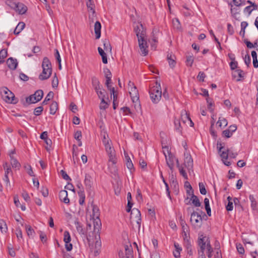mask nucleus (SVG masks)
Here are the masks:
<instances>
[{"label":"nucleus","instance_id":"obj_55","mask_svg":"<svg viewBox=\"0 0 258 258\" xmlns=\"http://www.w3.org/2000/svg\"><path fill=\"white\" fill-rule=\"evenodd\" d=\"M8 55L7 50L3 49L0 51V59H4Z\"/></svg>","mask_w":258,"mask_h":258},{"label":"nucleus","instance_id":"obj_28","mask_svg":"<svg viewBox=\"0 0 258 258\" xmlns=\"http://www.w3.org/2000/svg\"><path fill=\"white\" fill-rule=\"evenodd\" d=\"M232 77L235 78L237 81H239L241 78H243V72L241 70H236L232 73Z\"/></svg>","mask_w":258,"mask_h":258},{"label":"nucleus","instance_id":"obj_32","mask_svg":"<svg viewBox=\"0 0 258 258\" xmlns=\"http://www.w3.org/2000/svg\"><path fill=\"white\" fill-rule=\"evenodd\" d=\"M125 256L122 258H133V251L131 246H125Z\"/></svg>","mask_w":258,"mask_h":258},{"label":"nucleus","instance_id":"obj_23","mask_svg":"<svg viewBox=\"0 0 258 258\" xmlns=\"http://www.w3.org/2000/svg\"><path fill=\"white\" fill-rule=\"evenodd\" d=\"M167 59L170 67L171 68H174L176 63V56L172 53H168L167 56Z\"/></svg>","mask_w":258,"mask_h":258},{"label":"nucleus","instance_id":"obj_44","mask_svg":"<svg viewBox=\"0 0 258 258\" xmlns=\"http://www.w3.org/2000/svg\"><path fill=\"white\" fill-rule=\"evenodd\" d=\"M107 73H108L109 74V76H106V80L105 84H106L107 88L109 89L110 87H111V85H110V84L111 82V73L108 69H107Z\"/></svg>","mask_w":258,"mask_h":258},{"label":"nucleus","instance_id":"obj_43","mask_svg":"<svg viewBox=\"0 0 258 258\" xmlns=\"http://www.w3.org/2000/svg\"><path fill=\"white\" fill-rule=\"evenodd\" d=\"M125 158H126V165L127 168L128 169H130L131 170V171H132V170H134V165H133L130 158L128 156H126Z\"/></svg>","mask_w":258,"mask_h":258},{"label":"nucleus","instance_id":"obj_14","mask_svg":"<svg viewBox=\"0 0 258 258\" xmlns=\"http://www.w3.org/2000/svg\"><path fill=\"white\" fill-rule=\"evenodd\" d=\"M189 190H187V193L191 195L190 201L192 204L196 207H199L201 205V203L200 202L197 196L194 195V191L192 189V187L190 185H189Z\"/></svg>","mask_w":258,"mask_h":258},{"label":"nucleus","instance_id":"obj_9","mask_svg":"<svg viewBox=\"0 0 258 258\" xmlns=\"http://www.w3.org/2000/svg\"><path fill=\"white\" fill-rule=\"evenodd\" d=\"M208 243H210L209 238L203 235L200 236L198 240V244L200 247V249L198 250L199 254H205L204 250L207 248Z\"/></svg>","mask_w":258,"mask_h":258},{"label":"nucleus","instance_id":"obj_52","mask_svg":"<svg viewBox=\"0 0 258 258\" xmlns=\"http://www.w3.org/2000/svg\"><path fill=\"white\" fill-rule=\"evenodd\" d=\"M200 191L202 195H205L207 193L206 189L205 188V186L203 183L200 182L199 184Z\"/></svg>","mask_w":258,"mask_h":258},{"label":"nucleus","instance_id":"obj_20","mask_svg":"<svg viewBox=\"0 0 258 258\" xmlns=\"http://www.w3.org/2000/svg\"><path fill=\"white\" fill-rule=\"evenodd\" d=\"M75 224L76 227V229L78 233L83 235L87 238V236H88V235H87V231L83 228L82 225L78 221L76 220L75 221Z\"/></svg>","mask_w":258,"mask_h":258},{"label":"nucleus","instance_id":"obj_15","mask_svg":"<svg viewBox=\"0 0 258 258\" xmlns=\"http://www.w3.org/2000/svg\"><path fill=\"white\" fill-rule=\"evenodd\" d=\"M164 155L166 158V164L170 169L172 171L174 166L175 157L171 154H169L168 155H167L166 154L164 153Z\"/></svg>","mask_w":258,"mask_h":258},{"label":"nucleus","instance_id":"obj_33","mask_svg":"<svg viewBox=\"0 0 258 258\" xmlns=\"http://www.w3.org/2000/svg\"><path fill=\"white\" fill-rule=\"evenodd\" d=\"M249 199L251 202V208L252 210L253 211H257V202L254 196L252 195H250L249 196Z\"/></svg>","mask_w":258,"mask_h":258},{"label":"nucleus","instance_id":"obj_38","mask_svg":"<svg viewBox=\"0 0 258 258\" xmlns=\"http://www.w3.org/2000/svg\"><path fill=\"white\" fill-rule=\"evenodd\" d=\"M181 118L183 123H186L190 119L189 114L185 110L181 112Z\"/></svg>","mask_w":258,"mask_h":258},{"label":"nucleus","instance_id":"obj_21","mask_svg":"<svg viewBox=\"0 0 258 258\" xmlns=\"http://www.w3.org/2000/svg\"><path fill=\"white\" fill-rule=\"evenodd\" d=\"M7 64L10 69L15 70L18 66V62L16 59L10 57L7 59Z\"/></svg>","mask_w":258,"mask_h":258},{"label":"nucleus","instance_id":"obj_61","mask_svg":"<svg viewBox=\"0 0 258 258\" xmlns=\"http://www.w3.org/2000/svg\"><path fill=\"white\" fill-rule=\"evenodd\" d=\"M58 84V81L56 75L53 77L52 81V86L53 88H56L57 87Z\"/></svg>","mask_w":258,"mask_h":258},{"label":"nucleus","instance_id":"obj_16","mask_svg":"<svg viewBox=\"0 0 258 258\" xmlns=\"http://www.w3.org/2000/svg\"><path fill=\"white\" fill-rule=\"evenodd\" d=\"M184 164L189 171L192 170L193 167V160L190 155L184 154Z\"/></svg>","mask_w":258,"mask_h":258},{"label":"nucleus","instance_id":"obj_17","mask_svg":"<svg viewBox=\"0 0 258 258\" xmlns=\"http://www.w3.org/2000/svg\"><path fill=\"white\" fill-rule=\"evenodd\" d=\"M129 93L133 102H138L139 101V94L137 87L130 89Z\"/></svg>","mask_w":258,"mask_h":258},{"label":"nucleus","instance_id":"obj_34","mask_svg":"<svg viewBox=\"0 0 258 258\" xmlns=\"http://www.w3.org/2000/svg\"><path fill=\"white\" fill-rule=\"evenodd\" d=\"M101 135L103 137V139L102 140V142L103 145L105 146V143H108V144H110L111 141L108 139V135L107 134L106 131L104 129H103L101 132Z\"/></svg>","mask_w":258,"mask_h":258},{"label":"nucleus","instance_id":"obj_8","mask_svg":"<svg viewBox=\"0 0 258 258\" xmlns=\"http://www.w3.org/2000/svg\"><path fill=\"white\" fill-rule=\"evenodd\" d=\"M43 96V92L42 90L36 91L34 94L27 97L26 101L29 104L35 103L41 100Z\"/></svg>","mask_w":258,"mask_h":258},{"label":"nucleus","instance_id":"obj_57","mask_svg":"<svg viewBox=\"0 0 258 258\" xmlns=\"http://www.w3.org/2000/svg\"><path fill=\"white\" fill-rule=\"evenodd\" d=\"M235 6L239 7L245 5V0H233Z\"/></svg>","mask_w":258,"mask_h":258},{"label":"nucleus","instance_id":"obj_27","mask_svg":"<svg viewBox=\"0 0 258 258\" xmlns=\"http://www.w3.org/2000/svg\"><path fill=\"white\" fill-rule=\"evenodd\" d=\"M91 207L92 208V214L91 215V218H99L100 216V211L98 207L93 204H91Z\"/></svg>","mask_w":258,"mask_h":258},{"label":"nucleus","instance_id":"obj_31","mask_svg":"<svg viewBox=\"0 0 258 258\" xmlns=\"http://www.w3.org/2000/svg\"><path fill=\"white\" fill-rule=\"evenodd\" d=\"M78 194L79 196V203L81 205H82L84 203L85 200V195L84 189H80V190L78 191Z\"/></svg>","mask_w":258,"mask_h":258},{"label":"nucleus","instance_id":"obj_2","mask_svg":"<svg viewBox=\"0 0 258 258\" xmlns=\"http://www.w3.org/2000/svg\"><path fill=\"white\" fill-rule=\"evenodd\" d=\"M42 68V72L39 75V79L42 81L48 79L52 74L51 63L48 57L43 58Z\"/></svg>","mask_w":258,"mask_h":258},{"label":"nucleus","instance_id":"obj_36","mask_svg":"<svg viewBox=\"0 0 258 258\" xmlns=\"http://www.w3.org/2000/svg\"><path fill=\"white\" fill-rule=\"evenodd\" d=\"M58 109V104L56 101H53L50 106V113L54 115Z\"/></svg>","mask_w":258,"mask_h":258},{"label":"nucleus","instance_id":"obj_13","mask_svg":"<svg viewBox=\"0 0 258 258\" xmlns=\"http://www.w3.org/2000/svg\"><path fill=\"white\" fill-rule=\"evenodd\" d=\"M138 40L141 54L143 56H146L148 54V45L146 39L144 38Z\"/></svg>","mask_w":258,"mask_h":258},{"label":"nucleus","instance_id":"obj_46","mask_svg":"<svg viewBox=\"0 0 258 258\" xmlns=\"http://www.w3.org/2000/svg\"><path fill=\"white\" fill-rule=\"evenodd\" d=\"M227 120L223 117H219V120L217 121V124L220 127L222 126H226L227 125Z\"/></svg>","mask_w":258,"mask_h":258},{"label":"nucleus","instance_id":"obj_1","mask_svg":"<svg viewBox=\"0 0 258 258\" xmlns=\"http://www.w3.org/2000/svg\"><path fill=\"white\" fill-rule=\"evenodd\" d=\"M105 147L106 152L108 156V168L110 169V172L112 173H116L117 169L115 165L117 162V158L116 156L115 151L113 147L111 146L110 144L108 143H105Z\"/></svg>","mask_w":258,"mask_h":258},{"label":"nucleus","instance_id":"obj_19","mask_svg":"<svg viewBox=\"0 0 258 258\" xmlns=\"http://www.w3.org/2000/svg\"><path fill=\"white\" fill-rule=\"evenodd\" d=\"M59 200L65 204H69L70 200L68 197V192L66 190H61L59 192Z\"/></svg>","mask_w":258,"mask_h":258},{"label":"nucleus","instance_id":"obj_11","mask_svg":"<svg viewBox=\"0 0 258 258\" xmlns=\"http://www.w3.org/2000/svg\"><path fill=\"white\" fill-rule=\"evenodd\" d=\"M11 7L20 15L25 14L27 11V7L21 3H14Z\"/></svg>","mask_w":258,"mask_h":258},{"label":"nucleus","instance_id":"obj_40","mask_svg":"<svg viewBox=\"0 0 258 258\" xmlns=\"http://www.w3.org/2000/svg\"><path fill=\"white\" fill-rule=\"evenodd\" d=\"M96 93H97L99 98L100 99L102 98H105V91L102 89V87H101V89L95 90Z\"/></svg>","mask_w":258,"mask_h":258},{"label":"nucleus","instance_id":"obj_4","mask_svg":"<svg viewBox=\"0 0 258 258\" xmlns=\"http://www.w3.org/2000/svg\"><path fill=\"white\" fill-rule=\"evenodd\" d=\"M87 241L90 249L92 252H94V255H98L99 250L101 246L100 235H99V237L97 238L94 236V235H92L90 233H89L88 236H87Z\"/></svg>","mask_w":258,"mask_h":258},{"label":"nucleus","instance_id":"obj_10","mask_svg":"<svg viewBox=\"0 0 258 258\" xmlns=\"http://www.w3.org/2000/svg\"><path fill=\"white\" fill-rule=\"evenodd\" d=\"M93 221L94 230L93 232H90L92 235H94V236L97 238L99 237V231L101 228V220L99 218H92Z\"/></svg>","mask_w":258,"mask_h":258},{"label":"nucleus","instance_id":"obj_26","mask_svg":"<svg viewBox=\"0 0 258 258\" xmlns=\"http://www.w3.org/2000/svg\"><path fill=\"white\" fill-rule=\"evenodd\" d=\"M174 245L175 250L173 251V254L175 258H180L182 248L177 243H174Z\"/></svg>","mask_w":258,"mask_h":258},{"label":"nucleus","instance_id":"obj_60","mask_svg":"<svg viewBox=\"0 0 258 258\" xmlns=\"http://www.w3.org/2000/svg\"><path fill=\"white\" fill-rule=\"evenodd\" d=\"M206 77L205 74L203 72H200L199 75L197 76L198 79L201 82L204 81V79Z\"/></svg>","mask_w":258,"mask_h":258},{"label":"nucleus","instance_id":"obj_47","mask_svg":"<svg viewBox=\"0 0 258 258\" xmlns=\"http://www.w3.org/2000/svg\"><path fill=\"white\" fill-rule=\"evenodd\" d=\"M207 249V254L209 258H211L213 255V250L210 244V243L208 244Z\"/></svg>","mask_w":258,"mask_h":258},{"label":"nucleus","instance_id":"obj_41","mask_svg":"<svg viewBox=\"0 0 258 258\" xmlns=\"http://www.w3.org/2000/svg\"><path fill=\"white\" fill-rule=\"evenodd\" d=\"M0 229L2 233H6L8 229L6 223L3 219H0Z\"/></svg>","mask_w":258,"mask_h":258},{"label":"nucleus","instance_id":"obj_45","mask_svg":"<svg viewBox=\"0 0 258 258\" xmlns=\"http://www.w3.org/2000/svg\"><path fill=\"white\" fill-rule=\"evenodd\" d=\"M71 237L70 233L68 231H65L63 233V241L65 243H69L71 242Z\"/></svg>","mask_w":258,"mask_h":258},{"label":"nucleus","instance_id":"obj_59","mask_svg":"<svg viewBox=\"0 0 258 258\" xmlns=\"http://www.w3.org/2000/svg\"><path fill=\"white\" fill-rule=\"evenodd\" d=\"M180 174L183 177V178L185 179H187L188 177L187 175L185 172V170L183 169L182 167H179L178 168Z\"/></svg>","mask_w":258,"mask_h":258},{"label":"nucleus","instance_id":"obj_56","mask_svg":"<svg viewBox=\"0 0 258 258\" xmlns=\"http://www.w3.org/2000/svg\"><path fill=\"white\" fill-rule=\"evenodd\" d=\"M207 102L208 103V108L212 112L213 111V108L212 107L214 106V104L212 102V101L209 98H207L206 99Z\"/></svg>","mask_w":258,"mask_h":258},{"label":"nucleus","instance_id":"obj_54","mask_svg":"<svg viewBox=\"0 0 258 258\" xmlns=\"http://www.w3.org/2000/svg\"><path fill=\"white\" fill-rule=\"evenodd\" d=\"M87 6L90 10L92 11L93 12H94V5L93 4V2L92 0H88L87 2Z\"/></svg>","mask_w":258,"mask_h":258},{"label":"nucleus","instance_id":"obj_3","mask_svg":"<svg viewBox=\"0 0 258 258\" xmlns=\"http://www.w3.org/2000/svg\"><path fill=\"white\" fill-rule=\"evenodd\" d=\"M133 205V204L131 201H129L127 203L126 211L128 213L131 212V219L132 222H136L137 224V227L140 229L141 227V214L140 211L138 209L134 208L131 210Z\"/></svg>","mask_w":258,"mask_h":258},{"label":"nucleus","instance_id":"obj_51","mask_svg":"<svg viewBox=\"0 0 258 258\" xmlns=\"http://www.w3.org/2000/svg\"><path fill=\"white\" fill-rule=\"evenodd\" d=\"M108 104L107 102L105 101V98H102L101 99V103L100 105V109H105L108 107Z\"/></svg>","mask_w":258,"mask_h":258},{"label":"nucleus","instance_id":"obj_35","mask_svg":"<svg viewBox=\"0 0 258 258\" xmlns=\"http://www.w3.org/2000/svg\"><path fill=\"white\" fill-rule=\"evenodd\" d=\"M98 50L99 54L102 57L103 63L104 64H106L107 63V58L106 54L105 53L104 50L100 47L98 48Z\"/></svg>","mask_w":258,"mask_h":258},{"label":"nucleus","instance_id":"obj_63","mask_svg":"<svg viewBox=\"0 0 258 258\" xmlns=\"http://www.w3.org/2000/svg\"><path fill=\"white\" fill-rule=\"evenodd\" d=\"M237 64H238V63L235 60L231 61L229 64L230 68L232 70H234L236 69L237 67Z\"/></svg>","mask_w":258,"mask_h":258},{"label":"nucleus","instance_id":"obj_7","mask_svg":"<svg viewBox=\"0 0 258 258\" xmlns=\"http://www.w3.org/2000/svg\"><path fill=\"white\" fill-rule=\"evenodd\" d=\"M3 91L4 94L2 95L3 98L7 103L13 104L17 103L18 99L15 98L14 94L7 88H5Z\"/></svg>","mask_w":258,"mask_h":258},{"label":"nucleus","instance_id":"obj_29","mask_svg":"<svg viewBox=\"0 0 258 258\" xmlns=\"http://www.w3.org/2000/svg\"><path fill=\"white\" fill-rule=\"evenodd\" d=\"M223 163L226 166H229L231 163L227 161L228 153L226 151H222L220 154Z\"/></svg>","mask_w":258,"mask_h":258},{"label":"nucleus","instance_id":"obj_12","mask_svg":"<svg viewBox=\"0 0 258 258\" xmlns=\"http://www.w3.org/2000/svg\"><path fill=\"white\" fill-rule=\"evenodd\" d=\"M135 31L138 37V40L145 38L146 30L142 24H139L136 26Z\"/></svg>","mask_w":258,"mask_h":258},{"label":"nucleus","instance_id":"obj_22","mask_svg":"<svg viewBox=\"0 0 258 258\" xmlns=\"http://www.w3.org/2000/svg\"><path fill=\"white\" fill-rule=\"evenodd\" d=\"M15 151H12L10 154V161L11 164L13 168L19 169L21 166L20 163L18 161V160L14 157L13 154H14Z\"/></svg>","mask_w":258,"mask_h":258},{"label":"nucleus","instance_id":"obj_39","mask_svg":"<svg viewBox=\"0 0 258 258\" xmlns=\"http://www.w3.org/2000/svg\"><path fill=\"white\" fill-rule=\"evenodd\" d=\"M25 228H26V230L28 236L29 237H33V236L35 234V231L32 228L31 226H30L29 225H26Z\"/></svg>","mask_w":258,"mask_h":258},{"label":"nucleus","instance_id":"obj_42","mask_svg":"<svg viewBox=\"0 0 258 258\" xmlns=\"http://www.w3.org/2000/svg\"><path fill=\"white\" fill-rule=\"evenodd\" d=\"M53 92L52 91H50L45 97L44 100L42 102V104L44 105L47 104V102L53 98Z\"/></svg>","mask_w":258,"mask_h":258},{"label":"nucleus","instance_id":"obj_58","mask_svg":"<svg viewBox=\"0 0 258 258\" xmlns=\"http://www.w3.org/2000/svg\"><path fill=\"white\" fill-rule=\"evenodd\" d=\"M236 248L238 252L240 254H243L244 253V249L242 246V245L240 243H238L236 244Z\"/></svg>","mask_w":258,"mask_h":258},{"label":"nucleus","instance_id":"obj_5","mask_svg":"<svg viewBox=\"0 0 258 258\" xmlns=\"http://www.w3.org/2000/svg\"><path fill=\"white\" fill-rule=\"evenodd\" d=\"M150 98L154 103H157L162 97L161 88L160 83L157 82L149 90Z\"/></svg>","mask_w":258,"mask_h":258},{"label":"nucleus","instance_id":"obj_48","mask_svg":"<svg viewBox=\"0 0 258 258\" xmlns=\"http://www.w3.org/2000/svg\"><path fill=\"white\" fill-rule=\"evenodd\" d=\"M194 57L192 55H188L186 56V64L187 66L191 67L194 62Z\"/></svg>","mask_w":258,"mask_h":258},{"label":"nucleus","instance_id":"obj_30","mask_svg":"<svg viewBox=\"0 0 258 258\" xmlns=\"http://www.w3.org/2000/svg\"><path fill=\"white\" fill-rule=\"evenodd\" d=\"M25 24L24 22H19L15 28L14 33L16 35L19 34L25 28Z\"/></svg>","mask_w":258,"mask_h":258},{"label":"nucleus","instance_id":"obj_24","mask_svg":"<svg viewBox=\"0 0 258 258\" xmlns=\"http://www.w3.org/2000/svg\"><path fill=\"white\" fill-rule=\"evenodd\" d=\"M91 84L95 91L101 89V87H102L98 79L95 76L91 78Z\"/></svg>","mask_w":258,"mask_h":258},{"label":"nucleus","instance_id":"obj_64","mask_svg":"<svg viewBox=\"0 0 258 258\" xmlns=\"http://www.w3.org/2000/svg\"><path fill=\"white\" fill-rule=\"evenodd\" d=\"M244 62L245 63L247 66H248L249 64L250 63V62H251V59H250V55L248 54H247L244 58Z\"/></svg>","mask_w":258,"mask_h":258},{"label":"nucleus","instance_id":"obj_50","mask_svg":"<svg viewBox=\"0 0 258 258\" xmlns=\"http://www.w3.org/2000/svg\"><path fill=\"white\" fill-rule=\"evenodd\" d=\"M43 110V108L41 106L35 108L34 111V115L36 116H38L40 115L42 113Z\"/></svg>","mask_w":258,"mask_h":258},{"label":"nucleus","instance_id":"obj_53","mask_svg":"<svg viewBox=\"0 0 258 258\" xmlns=\"http://www.w3.org/2000/svg\"><path fill=\"white\" fill-rule=\"evenodd\" d=\"M174 125L175 130L176 131L179 132V133H181V129L180 127V122L179 120H174Z\"/></svg>","mask_w":258,"mask_h":258},{"label":"nucleus","instance_id":"obj_62","mask_svg":"<svg viewBox=\"0 0 258 258\" xmlns=\"http://www.w3.org/2000/svg\"><path fill=\"white\" fill-rule=\"evenodd\" d=\"M74 138L77 141L81 140L82 138V133L80 131H77L75 133Z\"/></svg>","mask_w":258,"mask_h":258},{"label":"nucleus","instance_id":"obj_6","mask_svg":"<svg viewBox=\"0 0 258 258\" xmlns=\"http://www.w3.org/2000/svg\"><path fill=\"white\" fill-rule=\"evenodd\" d=\"M190 222L195 229H199L203 223L201 215L198 212H193L190 216Z\"/></svg>","mask_w":258,"mask_h":258},{"label":"nucleus","instance_id":"obj_18","mask_svg":"<svg viewBox=\"0 0 258 258\" xmlns=\"http://www.w3.org/2000/svg\"><path fill=\"white\" fill-rule=\"evenodd\" d=\"M236 130L237 126L236 125H231L229 127L228 129L224 130L223 132V135L226 138H230L232 136L233 133L235 132Z\"/></svg>","mask_w":258,"mask_h":258},{"label":"nucleus","instance_id":"obj_49","mask_svg":"<svg viewBox=\"0 0 258 258\" xmlns=\"http://www.w3.org/2000/svg\"><path fill=\"white\" fill-rule=\"evenodd\" d=\"M3 167L5 170V175H8L9 173L12 172V170L10 166L9 165L7 162H6L4 164Z\"/></svg>","mask_w":258,"mask_h":258},{"label":"nucleus","instance_id":"obj_25","mask_svg":"<svg viewBox=\"0 0 258 258\" xmlns=\"http://www.w3.org/2000/svg\"><path fill=\"white\" fill-rule=\"evenodd\" d=\"M101 25L99 21H96L94 25V31L96 39L100 38L101 36Z\"/></svg>","mask_w":258,"mask_h":258},{"label":"nucleus","instance_id":"obj_37","mask_svg":"<svg viewBox=\"0 0 258 258\" xmlns=\"http://www.w3.org/2000/svg\"><path fill=\"white\" fill-rule=\"evenodd\" d=\"M92 182L91 176L89 174H86L84 180V183L86 186L89 188H90L91 187Z\"/></svg>","mask_w":258,"mask_h":258}]
</instances>
